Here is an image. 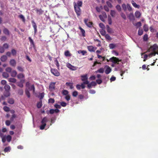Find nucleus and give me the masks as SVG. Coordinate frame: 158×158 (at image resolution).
I'll list each match as a JSON object with an SVG mask.
<instances>
[{
    "mask_svg": "<svg viewBox=\"0 0 158 158\" xmlns=\"http://www.w3.org/2000/svg\"><path fill=\"white\" fill-rule=\"evenodd\" d=\"M108 21L109 24L110 25L112 24V19L110 16L108 17Z\"/></svg>",
    "mask_w": 158,
    "mask_h": 158,
    "instance_id": "obj_55",
    "label": "nucleus"
},
{
    "mask_svg": "<svg viewBox=\"0 0 158 158\" xmlns=\"http://www.w3.org/2000/svg\"><path fill=\"white\" fill-rule=\"evenodd\" d=\"M3 109L5 112H8L10 111L9 107L7 106H4Z\"/></svg>",
    "mask_w": 158,
    "mask_h": 158,
    "instance_id": "obj_43",
    "label": "nucleus"
},
{
    "mask_svg": "<svg viewBox=\"0 0 158 158\" xmlns=\"http://www.w3.org/2000/svg\"><path fill=\"white\" fill-rule=\"evenodd\" d=\"M6 140L8 142H10L11 139V137L10 135H8L7 136H5Z\"/></svg>",
    "mask_w": 158,
    "mask_h": 158,
    "instance_id": "obj_37",
    "label": "nucleus"
},
{
    "mask_svg": "<svg viewBox=\"0 0 158 158\" xmlns=\"http://www.w3.org/2000/svg\"><path fill=\"white\" fill-rule=\"evenodd\" d=\"M48 121V119L46 117H45L42 119L41 122V123L42 124H46V123Z\"/></svg>",
    "mask_w": 158,
    "mask_h": 158,
    "instance_id": "obj_21",
    "label": "nucleus"
},
{
    "mask_svg": "<svg viewBox=\"0 0 158 158\" xmlns=\"http://www.w3.org/2000/svg\"><path fill=\"white\" fill-rule=\"evenodd\" d=\"M3 33L9 36L10 35V32L6 28H5L3 30Z\"/></svg>",
    "mask_w": 158,
    "mask_h": 158,
    "instance_id": "obj_16",
    "label": "nucleus"
},
{
    "mask_svg": "<svg viewBox=\"0 0 158 158\" xmlns=\"http://www.w3.org/2000/svg\"><path fill=\"white\" fill-rule=\"evenodd\" d=\"M2 76L3 77L5 78H7L8 77L9 74L8 73L6 72H4L2 73Z\"/></svg>",
    "mask_w": 158,
    "mask_h": 158,
    "instance_id": "obj_42",
    "label": "nucleus"
},
{
    "mask_svg": "<svg viewBox=\"0 0 158 158\" xmlns=\"http://www.w3.org/2000/svg\"><path fill=\"white\" fill-rule=\"evenodd\" d=\"M32 23L33 27L34 29V34H35L37 32V25L34 22V21L33 20L32 21Z\"/></svg>",
    "mask_w": 158,
    "mask_h": 158,
    "instance_id": "obj_10",
    "label": "nucleus"
},
{
    "mask_svg": "<svg viewBox=\"0 0 158 158\" xmlns=\"http://www.w3.org/2000/svg\"><path fill=\"white\" fill-rule=\"evenodd\" d=\"M11 54L13 56L16 55V52L15 50L14 49H12L11 50Z\"/></svg>",
    "mask_w": 158,
    "mask_h": 158,
    "instance_id": "obj_60",
    "label": "nucleus"
},
{
    "mask_svg": "<svg viewBox=\"0 0 158 158\" xmlns=\"http://www.w3.org/2000/svg\"><path fill=\"white\" fill-rule=\"evenodd\" d=\"M55 83H52L50 84L49 86V88L50 89H55Z\"/></svg>",
    "mask_w": 158,
    "mask_h": 158,
    "instance_id": "obj_22",
    "label": "nucleus"
},
{
    "mask_svg": "<svg viewBox=\"0 0 158 158\" xmlns=\"http://www.w3.org/2000/svg\"><path fill=\"white\" fill-rule=\"evenodd\" d=\"M42 106V102L41 101L39 102L37 104V107L38 108H40Z\"/></svg>",
    "mask_w": 158,
    "mask_h": 158,
    "instance_id": "obj_41",
    "label": "nucleus"
},
{
    "mask_svg": "<svg viewBox=\"0 0 158 158\" xmlns=\"http://www.w3.org/2000/svg\"><path fill=\"white\" fill-rule=\"evenodd\" d=\"M87 49L89 51L92 52H94V47L92 46H89L87 47Z\"/></svg>",
    "mask_w": 158,
    "mask_h": 158,
    "instance_id": "obj_36",
    "label": "nucleus"
},
{
    "mask_svg": "<svg viewBox=\"0 0 158 158\" xmlns=\"http://www.w3.org/2000/svg\"><path fill=\"white\" fill-rule=\"evenodd\" d=\"M46 125V124H42V125H41L40 126V129L42 130L44 129L45 128Z\"/></svg>",
    "mask_w": 158,
    "mask_h": 158,
    "instance_id": "obj_61",
    "label": "nucleus"
},
{
    "mask_svg": "<svg viewBox=\"0 0 158 158\" xmlns=\"http://www.w3.org/2000/svg\"><path fill=\"white\" fill-rule=\"evenodd\" d=\"M24 82V80H21L19 82H17L16 83V84L17 86H18L19 87L22 88L23 87V83Z\"/></svg>",
    "mask_w": 158,
    "mask_h": 158,
    "instance_id": "obj_9",
    "label": "nucleus"
},
{
    "mask_svg": "<svg viewBox=\"0 0 158 158\" xmlns=\"http://www.w3.org/2000/svg\"><path fill=\"white\" fill-rule=\"evenodd\" d=\"M64 55L66 57H70L71 56V54L69 52V51L67 50L65 51Z\"/></svg>",
    "mask_w": 158,
    "mask_h": 158,
    "instance_id": "obj_26",
    "label": "nucleus"
},
{
    "mask_svg": "<svg viewBox=\"0 0 158 158\" xmlns=\"http://www.w3.org/2000/svg\"><path fill=\"white\" fill-rule=\"evenodd\" d=\"M150 49L153 52H155V51L158 52V46L156 44H155L151 46Z\"/></svg>",
    "mask_w": 158,
    "mask_h": 158,
    "instance_id": "obj_6",
    "label": "nucleus"
},
{
    "mask_svg": "<svg viewBox=\"0 0 158 158\" xmlns=\"http://www.w3.org/2000/svg\"><path fill=\"white\" fill-rule=\"evenodd\" d=\"M10 150L11 148H10V147H8L5 148L4 151L5 152H10Z\"/></svg>",
    "mask_w": 158,
    "mask_h": 158,
    "instance_id": "obj_46",
    "label": "nucleus"
},
{
    "mask_svg": "<svg viewBox=\"0 0 158 158\" xmlns=\"http://www.w3.org/2000/svg\"><path fill=\"white\" fill-rule=\"evenodd\" d=\"M104 70L103 68H100L98 70L97 72L100 73H103L104 72Z\"/></svg>",
    "mask_w": 158,
    "mask_h": 158,
    "instance_id": "obj_59",
    "label": "nucleus"
},
{
    "mask_svg": "<svg viewBox=\"0 0 158 158\" xmlns=\"http://www.w3.org/2000/svg\"><path fill=\"white\" fill-rule=\"evenodd\" d=\"M10 64L11 66L15 67L16 65V61L14 59H11L10 61Z\"/></svg>",
    "mask_w": 158,
    "mask_h": 158,
    "instance_id": "obj_13",
    "label": "nucleus"
},
{
    "mask_svg": "<svg viewBox=\"0 0 158 158\" xmlns=\"http://www.w3.org/2000/svg\"><path fill=\"white\" fill-rule=\"evenodd\" d=\"M46 113L48 114H53L54 113H55V111H54L53 109H51L49 111H47Z\"/></svg>",
    "mask_w": 158,
    "mask_h": 158,
    "instance_id": "obj_35",
    "label": "nucleus"
},
{
    "mask_svg": "<svg viewBox=\"0 0 158 158\" xmlns=\"http://www.w3.org/2000/svg\"><path fill=\"white\" fill-rule=\"evenodd\" d=\"M144 31L146 32L148 30V27L146 24H144L143 26Z\"/></svg>",
    "mask_w": 158,
    "mask_h": 158,
    "instance_id": "obj_39",
    "label": "nucleus"
},
{
    "mask_svg": "<svg viewBox=\"0 0 158 158\" xmlns=\"http://www.w3.org/2000/svg\"><path fill=\"white\" fill-rule=\"evenodd\" d=\"M116 9L118 11H121V7L119 5H118L116 6Z\"/></svg>",
    "mask_w": 158,
    "mask_h": 158,
    "instance_id": "obj_52",
    "label": "nucleus"
},
{
    "mask_svg": "<svg viewBox=\"0 0 158 158\" xmlns=\"http://www.w3.org/2000/svg\"><path fill=\"white\" fill-rule=\"evenodd\" d=\"M10 73H11V76L12 77H15L17 75V72L15 70H13L11 71V72Z\"/></svg>",
    "mask_w": 158,
    "mask_h": 158,
    "instance_id": "obj_31",
    "label": "nucleus"
},
{
    "mask_svg": "<svg viewBox=\"0 0 158 158\" xmlns=\"http://www.w3.org/2000/svg\"><path fill=\"white\" fill-rule=\"evenodd\" d=\"M87 84V87L89 89H90L92 88V86H95L97 85V83H96L95 81H92L90 82V83Z\"/></svg>",
    "mask_w": 158,
    "mask_h": 158,
    "instance_id": "obj_8",
    "label": "nucleus"
},
{
    "mask_svg": "<svg viewBox=\"0 0 158 158\" xmlns=\"http://www.w3.org/2000/svg\"><path fill=\"white\" fill-rule=\"evenodd\" d=\"M143 39L144 41H146L148 40V35L147 34H144L143 36Z\"/></svg>",
    "mask_w": 158,
    "mask_h": 158,
    "instance_id": "obj_62",
    "label": "nucleus"
},
{
    "mask_svg": "<svg viewBox=\"0 0 158 158\" xmlns=\"http://www.w3.org/2000/svg\"><path fill=\"white\" fill-rule=\"evenodd\" d=\"M19 18H20V19H22V21L23 22H25V19L24 16L23 15H19Z\"/></svg>",
    "mask_w": 158,
    "mask_h": 158,
    "instance_id": "obj_56",
    "label": "nucleus"
},
{
    "mask_svg": "<svg viewBox=\"0 0 158 158\" xmlns=\"http://www.w3.org/2000/svg\"><path fill=\"white\" fill-rule=\"evenodd\" d=\"M27 88H28L30 90H32L33 92H34L35 87L34 85H31V86H29V87H27Z\"/></svg>",
    "mask_w": 158,
    "mask_h": 158,
    "instance_id": "obj_34",
    "label": "nucleus"
},
{
    "mask_svg": "<svg viewBox=\"0 0 158 158\" xmlns=\"http://www.w3.org/2000/svg\"><path fill=\"white\" fill-rule=\"evenodd\" d=\"M121 16L122 18L124 19L125 20H126V15H125L124 14L123 12H121Z\"/></svg>",
    "mask_w": 158,
    "mask_h": 158,
    "instance_id": "obj_51",
    "label": "nucleus"
},
{
    "mask_svg": "<svg viewBox=\"0 0 158 158\" xmlns=\"http://www.w3.org/2000/svg\"><path fill=\"white\" fill-rule=\"evenodd\" d=\"M73 96L76 97L78 95V92L77 91H75L73 92Z\"/></svg>",
    "mask_w": 158,
    "mask_h": 158,
    "instance_id": "obj_63",
    "label": "nucleus"
},
{
    "mask_svg": "<svg viewBox=\"0 0 158 158\" xmlns=\"http://www.w3.org/2000/svg\"><path fill=\"white\" fill-rule=\"evenodd\" d=\"M131 3L132 4L133 6H134V7L137 8H139V5L137 4L134 1H131Z\"/></svg>",
    "mask_w": 158,
    "mask_h": 158,
    "instance_id": "obj_17",
    "label": "nucleus"
},
{
    "mask_svg": "<svg viewBox=\"0 0 158 158\" xmlns=\"http://www.w3.org/2000/svg\"><path fill=\"white\" fill-rule=\"evenodd\" d=\"M69 92L68 90L64 89L62 91V94L63 95H68Z\"/></svg>",
    "mask_w": 158,
    "mask_h": 158,
    "instance_id": "obj_40",
    "label": "nucleus"
},
{
    "mask_svg": "<svg viewBox=\"0 0 158 158\" xmlns=\"http://www.w3.org/2000/svg\"><path fill=\"white\" fill-rule=\"evenodd\" d=\"M5 70H6V71L8 73H11L12 71V69L11 67H8L6 69H5Z\"/></svg>",
    "mask_w": 158,
    "mask_h": 158,
    "instance_id": "obj_49",
    "label": "nucleus"
},
{
    "mask_svg": "<svg viewBox=\"0 0 158 158\" xmlns=\"http://www.w3.org/2000/svg\"><path fill=\"white\" fill-rule=\"evenodd\" d=\"M66 85L67 86L69 87L70 89H73V83L70 82H67L66 83Z\"/></svg>",
    "mask_w": 158,
    "mask_h": 158,
    "instance_id": "obj_15",
    "label": "nucleus"
},
{
    "mask_svg": "<svg viewBox=\"0 0 158 158\" xmlns=\"http://www.w3.org/2000/svg\"><path fill=\"white\" fill-rule=\"evenodd\" d=\"M105 67L106 68V70L105 71V73L106 74H109L111 71V69L109 66L107 65L105 66Z\"/></svg>",
    "mask_w": 158,
    "mask_h": 158,
    "instance_id": "obj_12",
    "label": "nucleus"
},
{
    "mask_svg": "<svg viewBox=\"0 0 158 158\" xmlns=\"http://www.w3.org/2000/svg\"><path fill=\"white\" fill-rule=\"evenodd\" d=\"M106 30L108 33H111L112 32V29L110 28L108 25H106Z\"/></svg>",
    "mask_w": 158,
    "mask_h": 158,
    "instance_id": "obj_38",
    "label": "nucleus"
},
{
    "mask_svg": "<svg viewBox=\"0 0 158 158\" xmlns=\"http://www.w3.org/2000/svg\"><path fill=\"white\" fill-rule=\"evenodd\" d=\"M17 77L18 78L20 79L21 78L24 77V75H23L22 73H19Z\"/></svg>",
    "mask_w": 158,
    "mask_h": 158,
    "instance_id": "obj_48",
    "label": "nucleus"
},
{
    "mask_svg": "<svg viewBox=\"0 0 158 158\" xmlns=\"http://www.w3.org/2000/svg\"><path fill=\"white\" fill-rule=\"evenodd\" d=\"M122 7L124 11H126L127 10V5L126 6V4H123L122 5Z\"/></svg>",
    "mask_w": 158,
    "mask_h": 158,
    "instance_id": "obj_45",
    "label": "nucleus"
},
{
    "mask_svg": "<svg viewBox=\"0 0 158 158\" xmlns=\"http://www.w3.org/2000/svg\"><path fill=\"white\" fill-rule=\"evenodd\" d=\"M84 22L85 23L87 26V27L89 28L91 27L92 26V23L91 22H88L87 19H85L84 20Z\"/></svg>",
    "mask_w": 158,
    "mask_h": 158,
    "instance_id": "obj_7",
    "label": "nucleus"
},
{
    "mask_svg": "<svg viewBox=\"0 0 158 158\" xmlns=\"http://www.w3.org/2000/svg\"><path fill=\"white\" fill-rule=\"evenodd\" d=\"M74 9L75 11L76 14L77 15V16H80L81 13V9L80 8V7H77L75 5V7H74Z\"/></svg>",
    "mask_w": 158,
    "mask_h": 158,
    "instance_id": "obj_4",
    "label": "nucleus"
},
{
    "mask_svg": "<svg viewBox=\"0 0 158 158\" xmlns=\"http://www.w3.org/2000/svg\"><path fill=\"white\" fill-rule=\"evenodd\" d=\"M51 72L55 76H58L60 75V73L58 70L52 68L50 70Z\"/></svg>",
    "mask_w": 158,
    "mask_h": 158,
    "instance_id": "obj_3",
    "label": "nucleus"
},
{
    "mask_svg": "<svg viewBox=\"0 0 158 158\" xmlns=\"http://www.w3.org/2000/svg\"><path fill=\"white\" fill-rule=\"evenodd\" d=\"M4 96L5 97H8L10 95V91H5L3 93Z\"/></svg>",
    "mask_w": 158,
    "mask_h": 158,
    "instance_id": "obj_23",
    "label": "nucleus"
},
{
    "mask_svg": "<svg viewBox=\"0 0 158 158\" xmlns=\"http://www.w3.org/2000/svg\"><path fill=\"white\" fill-rule=\"evenodd\" d=\"M127 17L130 20H133L134 19V15L133 13H130L129 15H127Z\"/></svg>",
    "mask_w": 158,
    "mask_h": 158,
    "instance_id": "obj_14",
    "label": "nucleus"
},
{
    "mask_svg": "<svg viewBox=\"0 0 158 158\" xmlns=\"http://www.w3.org/2000/svg\"><path fill=\"white\" fill-rule=\"evenodd\" d=\"M7 59L6 56L5 55H3L1 56L0 60H1V61L2 62H5L6 60Z\"/></svg>",
    "mask_w": 158,
    "mask_h": 158,
    "instance_id": "obj_18",
    "label": "nucleus"
},
{
    "mask_svg": "<svg viewBox=\"0 0 158 158\" xmlns=\"http://www.w3.org/2000/svg\"><path fill=\"white\" fill-rule=\"evenodd\" d=\"M66 66L68 68L74 71L76 70L77 69V67L72 65L69 63H68L67 64H66Z\"/></svg>",
    "mask_w": 158,
    "mask_h": 158,
    "instance_id": "obj_5",
    "label": "nucleus"
},
{
    "mask_svg": "<svg viewBox=\"0 0 158 158\" xmlns=\"http://www.w3.org/2000/svg\"><path fill=\"white\" fill-rule=\"evenodd\" d=\"M78 53L79 54H81L82 55H85L86 53V52L84 50H79L78 51Z\"/></svg>",
    "mask_w": 158,
    "mask_h": 158,
    "instance_id": "obj_29",
    "label": "nucleus"
},
{
    "mask_svg": "<svg viewBox=\"0 0 158 158\" xmlns=\"http://www.w3.org/2000/svg\"><path fill=\"white\" fill-rule=\"evenodd\" d=\"M44 93H40V95H39V98H40V100H42L44 97Z\"/></svg>",
    "mask_w": 158,
    "mask_h": 158,
    "instance_id": "obj_57",
    "label": "nucleus"
},
{
    "mask_svg": "<svg viewBox=\"0 0 158 158\" xmlns=\"http://www.w3.org/2000/svg\"><path fill=\"white\" fill-rule=\"evenodd\" d=\"M28 39L31 45L34 47H35V44L34 43V41L33 40L32 38L31 37H29Z\"/></svg>",
    "mask_w": 158,
    "mask_h": 158,
    "instance_id": "obj_19",
    "label": "nucleus"
},
{
    "mask_svg": "<svg viewBox=\"0 0 158 158\" xmlns=\"http://www.w3.org/2000/svg\"><path fill=\"white\" fill-rule=\"evenodd\" d=\"M8 81H9V82H10L15 83H16V79L15 78H10L8 79Z\"/></svg>",
    "mask_w": 158,
    "mask_h": 158,
    "instance_id": "obj_27",
    "label": "nucleus"
},
{
    "mask_svg": "<svg viewBox=\"0 0 158 158\" xmlns=\"http://www.w3.org/2000/svg\"><path fill=\"white\" fill-rule=\"evenodd\" d=\"M79 29L80 30L82 34V36L83 37H85V32L84 29H82L81 27H79Z\"/></svg>",
    "mask_w": 158,
    "mask_h": 158,
    "instance_id": "obj_25",
    "label": "nucleus"
},
{
    "mask_svg": "<svg viewBox=\"0 0 158 158\" xmlns=\"http://www.w3.org/2000/svg\"><path fill=\"white\" fill-rule=\"evenodd\" d=\"M105 35L106 39L107 40H112L111 38L110 37L109 35L108 34H106Z\"/></svg>",
    "mask_w": 158,
    "mask_h": 158,
    "instance_id": "obj_44",
    "label": "nucleus"
},
{
    "mask_svg": "<svg viewBox=\"0 0 158 158\" xmlns=\"http://www.w3.org/2000/svg\"><path fill=\"white\" fill-rule=\"evenodd\" d=\"M81 80L83 81L84 84H88L89 81H88L87 75H84L81 76Z\"/></svg>",
    "mask_w": 158,
    "mask_h": 158,
    "instance_id": "obj_2",
    "label": "nucleus"
},
{
    "mask_svg": "<svg viewBox=\"0 0 158 158\" xmlns=\"http://www.w3.org/2000/svg\"><path fill=\"white\" fill-rule=\"evenodd\" d=\"M143 31L142 29H139L138 31V35H139L140 36L143 34Z\"/></svg>",
    "mask_w": 158,
    "mask_h": 158,
    "instance_id": "obj_54",
    "label": "nucleus"
},
{
    "mask_svg": "<svg viewBox=\"0 0 158 158\" xmlns=\"http://www.w3.org/2000/svg\"><path fill=\"white\" fill-rule=\"evenodd\" d=\"M116 12L115 11L113 10H110V15L112 17H115Z\"/></svg>",
    "mask_w": 158,
    "mask_h": 158,
    "instance_id": "obj_28",
    "label": "nucleus"
},
{
    "mask_svg": "<svg viewBox=\"0 0 158 158\" xmlns=\"http://www.w3.org/2000/svg\"><path fill=\"white\" fill-rule=\"evenodd\" d=\"M73 5H74V7H75L76 5L78 7H81L82 6V1H77V3L74 2L73 3Z\"/></svg>",
    "mask_w": 158,
    "mask_h": 158,
    "instance_id": "obj_11",
    "label": "nucleus"
},
{
    "mask_svg": "<svg viewBox=\"0 0 158 158\" xmlns=\"http://www.w3.org/2000/svg\"><path fill=\"white\" fill-rule=\"evenodd\" d=\"M35 11H36L37 13L39 15L42 14L44 12V11L41 9H36Z\"/></svg>",
    "mask_w": 158,
    "mask_h": 158,
    "instance_id": "obj_24",
    "label": "nucleus"
},
{
    "mask_svg": "<svg viewBox=\"0 0 158 158\" xmlns=\"http://www.w3.org/2000/svg\"><path fill=\"white\" fill-rule=\"evenodd\" d=\"M127 9L129 11H131L132 10L131 7L129 4H127Z\"/></svg>",
    "mask_w": 158,
    "mask_h": 158,
    "instance_id": "obj_50",
    "label": "nucleus"
},
{
    "mask_svg": "<svg viewBox=\"0 0 158 158\" xmlns=\"http://www.w3.org/2000/svg\"><path fill=\"white\" fill-rule=\"evenodd\" d=\"M18 93L20 95H23V89H19L18 90Z\"/></svg>",
    "mask_w": 158,
    "mask_h": 158,
    "instance_id": "obj_47",
    "label": "nucleus"
},
{
    "mask_svg": "<svg viewBox=\"0 0 158 158\" xmlns=\"http://www.w3.org/2000/svg\"><path fill=\"white\" fill-rule=\"evenodd\" d=\"M55 102V100L52 98H50L48 100V103L53 104Z\"/></svg>",
    "mask_w": 158,
    "mask_h": 158,
    "instance_id": "obj_53",
    "label": "nucleus"
},
{
    "mask_svg": "<svg viewBox=\"0 0 158 158\" xmlns=\"http://www.w3.org/2000/svg\"><path fill=\"white\" fill-rule=\"evenodd\" d=\"M8 102L10 104H13L14 103V101L13 99L12 98H8Z\"/></svg>",
    "mask_w": 158,
    "mask_h": 158,
    "instance_id": "obj_32",
    "label": "nucleus"
},
{
    "mask_svg": "<svg viewBox=\"0 0 158 158\" xmlns=\"http://www.w3.org/2000/svg\"><path fill=\"white\" fill-rule=\"evenodd\" d=\"M25 93L26 95L27 96V97L29 98L30 97V94L28 90H26L25 91Z\"/></svg>",
    "mask_w": 158,
    "mask_h": 158,
    "instance_id": "obj_64",
    "label": "nucleus"
},
{
    "mask_svg": "<svg viewBox=\"0 0 158 158\" xmlns=\"http://www.w3.org/2000/svg\"><path fill=\"white\" fill-rule=\"evenodd\" d=\"M5 91H10V86L8 85H5L4 86Z\"/></svg>",
    "mask_w": 158,
    "mask_h": 158,
    "instance_id": "obj_30",
    "label": "nucleus"
},
{
    "mask_svg": "<svg viewBox=\"0 0 158 158\" xmlns=\"http://www.w3.org/2000/svg\"><path fill=\"white\" fill-rule=\"evenodd\" d=\"M156 54L158 55V52H156V51H153V52H151L150 54H149L148 56L149 57H150L152 56H155Z\"/></svg>",
    "mask_w": 158,
    "mask_h": 158,
    "instance_id": "obj_33",
    "label": "nucleus"
},
{
    "mask_svg": "<svg viewBox=\"0 0 158 158\" xmlns=\"http://www.w3.org/2000/svg\"><path fill=\"white\" fill-rule=\"evenodd\" d=\"M135 16L136 18H139L140 17L141 15L140 12L139 11H136L135 13Z\"/></svg>",
    "mask_w": 158,
    "mask_h": 158,
    "instance_id": "obj_20",
    "label": "nucleus"
},
{
    "mask_svg": "<svg viewBox=\"0 0 158 158\" xmlns=\"http://www.w3.org/2000/svg\"><path fill=\"white\" fill-rule=\"evenodd\" d=\"M107 61L108 62L109 61H110V62H112L113 63L115 64L117 63V62L119 61V60L118 59L114 57H112L110 58V60H109L107 59Z\"/></svg>",
    "mask_w": 158,
    "mask_h": 158,
    "instance_id": "obj_1",
    "label": "nucleus"
},
{
    "mask_svg": "<svg viewBox=\"0 0 158 158\" xmlns=\"http://www.w3.org/2000/svg\"><path fill=\"white\" fill-rule=\"evenodd\" d=\"M106 4L107 5V6H108V7L111 8H112V4L109 1H106Z\"/></svg>",
    "mask_w": 158,
    "mask_h": 158,
    "instance_id": "obj_58",
    "label": "nucleus"
}]
</instances>
